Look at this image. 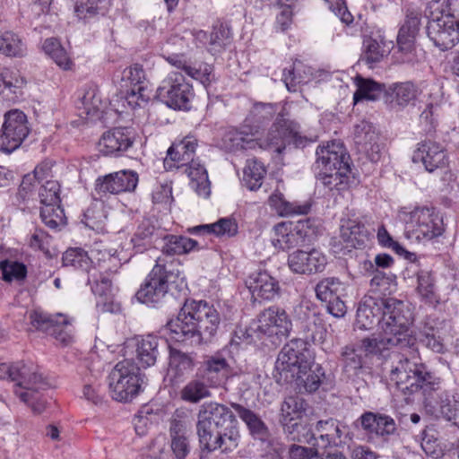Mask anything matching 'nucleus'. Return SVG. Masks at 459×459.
Wrapping results in <instances>:
<instances>
[{"label":"nucleus","instance_id":"nucleus-21","mask_svg":"<svg viewBox=\"0 0 459 459\" xmlns=\"http://www.w3.org/2000/svg\"><path fill=\"white\" fill-rule=\"evenodd\" d=\"M380 137L375 126L362 120L354 126V142L359 152L374 163L381 160L384 145L379 143Z\"/></svg>","mask_w":459,"mask_h":459},{"label":"nucleus","instance_id":"nucleus-40","mask_svg":"<svg viewBox=\"0 0 459 459\" xmlns=\"http://www.w3.org/2000/svg\"><path fill=\"white\" fill-rule=\"evenodd\" d=\"M162 239L164 245L161 251L166 255H182L199 250L198 242L186 236L167 234Z\"/></svg>","mask_w":459,"mask_h":459},{"label":"nucleus","instance_id":"nucleus-52","mask_svg":"<svg viewBox=\"0 0 459 459\" xmlns=\"http://www.w3.org/2000/svg\"><path fill=\"white\" fill-rule=\"evenodd\" d=\"M109 5V0H76L74 13L80 20H87L104 11Z\"/></svg>","mask_w":459,"mask_h":459},{"label":"nucleus","instance_id":"nucleus-64","mask_svg":"<svg viewBox=\"0 0 459 459\" xmlns=\"http://www.w3.org/2000/svg\"><path fill=\"white\" fill-rule=\"evenodd\" d=\"M345 427L342 426L338 420L329 418L325 420L317 421L316 425V430L331 435V438H334L342 443V435L345 430Z\"/></svg>","mask_w":459,"mask_h":459},{"label":"nucleus","instance_id":"nucleus-43","mask_svg":"<svg viewBox=\"0 0 459 459\" xmlns=\"http://www.w3.org/2000/svg\"><path fill=\"white\" fill-rule=\"evenodd\" d=\"M364 59L369 65L380 62L394 48V41H385L379 35L377 38L368 37L364 39Z\"/></svg>","mask_w":459,"mask_h":459},{"label":"nucleus","instance_id":"nucleus-59","mask_svg":"<svg viewBox=\"0 0 459 459\" xmlns=\"http://www.w3.org/2000/svg\"><path fill=\"white\" fill-rule=\"evenodd\" d=\"M0 270L3 274V280L7 282L22 281L27 275L25 264L17 261H9L7 259L1 261Z\"/></svg>","mask_w":459,"mask_h":459},{"label":"nucleus","instance_id":"nucleus-53","mask_svg":"<svg viewBox=\"0 0 459 459\" xmlns=\"http://www.w3.org/2000/svg\"><path fill=\"white\" fill-rule=\"evenodd\" d=\"M392 90L391 104L404 107L414 100L418 94L417 87L411 82L397 83Z\"/></svg>","mask_w":459,"mask_h":459},{"label":"nucleus","instance_id":"nucleus-15","mask_svg":"<svg viewBox=\"0 0 459 459\" xmlns=\"http://www.w3.org/2000/svg\"><path fill=\"white\" fill-rule=\"evenodd\" d=\"M196 422L240 437L238 420L231 409L224 404L204 403L197 412Z\"/></svg>","mask_w":459,"mask_h":459},{"label":"nucleus","instance_id":"nucleus-5","mask_svg":"<svg viewBox=\"0 0 459 459\" xmlns=\"http://www.w3.org/2000/svg\"><path fill=\"white\" fill-rule=\"evenodd\" d=\"M0 379L15 383L14 394L23 403L30 401L29 396H32L34 391L48 386L47 379L39 367L30 361L0 363Z\"/></svg>","mask_w":459,"mask_h":459},{"label":"nucleus","instance_id":"nucleus-57","mask_svg":"<svg viewBox=\"0 0 459 459\" xmlns=\"http://www.w3.org/2000/svg\"><path fill=\"white\" fill-rule=\"evenodd\" d=\"M427 34L442 51L451 49L459 42V30H427Z\"/></svg>","mask_w":459,"mask_h":459},{"label":"nucleus","instance_id":"nucleus-60","mask_svg":"<svg viewBox=\"0 0 459 459\" xmlns=\"http://www.w3.org/2000/svg\"><path fill=\"white\" fill-rule=\"evenodd\" d=\"M39 197L42 206L60 204V185L56 180H48L39 189Z\"/></svg>","mask_w":459,"mask_h":459},{"label":"nucleus","instance_id":"nucleus-28","mask_svg":"<svg viewBox=\"0 0 459 459\" xmlns=\"http://www.w3.org/2000/svg\"><path fill=\"white\" fill-rule=\"evenodd\" d=\"M273 245L281 250H289L303 246L307 238V230L304 223L281 222L274 226Z\"/></svg>","mask_w":459,"mask_h":459},{"label":"nucleus","instance_id":"nucleus-6","mask_svg":"<svg viewBox=\"0 0 459 459\" xmlns=\"http://www.w3.org/2000/svg\"><path fill=\"white\" fill-rule=\"evenodd\" d=\"M448 0H432L428 4L425 14L418 9L405 10L404 23L400 29H459V21L450 13Z\"/></svg>","mask_w":459,"mask_h":459},{"label":"nucleus","instance_id":"nucleus-20","mask_svg":"<svg viewBox=\"0 0 459 459\" xmlns=\"http://www.w3.org/2000/svg\"><path fill=\"white\" fill-rule=\"evenodd\" d=\"M170 448L176 459H186L191 451L190 427L184 411H176L169 420Z\"/></svg>","mask_w":459,"mask_h":459},{"label":"nucleus","instance_id":"nucleus-7","mask_svg":"<svg viewBox=\"0 0 459 459\" xmlns=\"http://www.w3.org/2000/svg\"><path fill=\"white\" fill-rule=\"evenodd\" d=\"M144 375L133 360L118 362L109 375V386L113 398L119 402H130L142 392Z\"/></svg>","mask_w":459,"mask_h":459},{"label":"nucleus","instance_id":"nucleus-17","mask_svg":"<svg viewBox=\"0 0 459 459\" xmlns=\"http://www.w3.org/2000/svg\"><path fill=\"white\" fill-rule=\"evenodd\" d=\"M347 283L337 277H325L315 287L316 297L326 303L327 311L334 317H342L347 312L344 298L347 297Z\"/></svg>","mask_w":459,"mask_h":459},{"label":"nucleus","instance_id":"nucleus-22","mask_svg":"<svg viewBox=\"0 0 459 459\" xmlns=\"http://www.w3.org/2000/svg\"><path fill=\"white\" fill-rule=\"evenodd\" d=\"M246 286L254 303L273 300L281 293L278 280L265 270L259 269L250 273L246 280Z\"/></svg>","mask_w":459,"mask_h":459},{"label":"nucleus","instance_id":"nucleus-3","mask_svg":"<svg viewBox=\"0 0 459 459\" xmlns=\"http://www.w3.org/2000/svg\"><path fill=\"white\" fill-rule=\"evenodd\" d=\"M300 125L284 117L280 112L263 139H255L253 135L242 131H235L229 134L232 147L241 150L248 149H273L277 153H281L285 149L284 139L291 138L296 146H305L308 142L307 137L300 135Z\"/></svg>","mask_w":459,"mask_h":459},{"label":"nucleus","instance_id":"nucleus-24","mask_svg":"<svg viewBox=\"0 0 459 459\" xmlns=\"http://www.w3.org/2000/svg\"><path fill=\"white\" fill-rule=\"evenodd\" d=\"M307 409V402L299 395L286 397L281 405L280 422L291 440L302 441L294 431L303 428L299 420L306 414Z\"/></svg>","mask_w":459,"mask_h":459},{"label":"nucleus","instance_id":"nucleus-45","mask_svg":"<svg viewBox=\"0 0 459 459\" xmlns=\"http://www.w3.org/2000/svg\"><path fill=\"white\" fill-rule=\"evenodd\" d=\"M92 263V259L88 253L80 247L68 248L62 256L63 266L82 270L87 273L95 270V265H91Z\"/></svg>","mask_w":459,"mask_h":459},{"label":"nucleus","instance_id":"nucleus-9","mask_svg":"<svg viewBox=\"0 0 459 459\" xmlns=\"http://www.w3.org/2000/svg\"><path fill=\"white\" fill-rule=\"evenodd\" d=\"M398 310L403 316H409L403 301L394 298L375 299L366 298L359 306L356 314L355 326L359 330H370L378 324L382 328L384 317L387 312ZM396 316V313H392Z\"/></svg>","mask_w":459,"mask_h":459},{"label":"nucleus","instance_id":"nucleus-63","mask_svg":"<svg viewBox=\"0 0 459 459\" xmlns=\"http://www.w3.org/2000/svg\"><path fill=\"white\" fill-rule=\"evenodd\" d=\"M83 216L85 225L93 230H102L103 224L107 219L102 205L97 204L90 206Z\"/></svg>","mask_w":459,"mask_h":459},{"label":"nucleus","instance_id":"nucleus-36","mask_svg":"<svg viewBox=\"0 0 459 459\" xmlns=\"http://www.w3.org/2000/svg\"><path fill=\"white\" fill-rule=\"evenodd\" d=\"M416 291L420 301L429 307H436L440 303L435 277L430 272L424 270L418 272Z\"/></svg>","mask_w":459,"mask_h":459},{"label":"nucleus","instance_id":"nucleus-61","mask_svg":"<svg viewBox=\"0 0 459 459\" xmlns=\"http://www.w3.org/2000/svg\"><path fill=\"white\" fill-rule=\"evenodd\" d=\"M1 75V84L13 92L16 98L22 96V89L26 83V81L21 76L19 71H11L4 69Z\"/></svg>","mask_w":459,"mask_h":459},{"label":"nucleus","instance_id":"nucleus-8","mask_svg":"<svg viewBox=\"0 0 459 459\" xmlns=\"http://www.w3.org/2000/svg\"><path fill=\"white\" fill-rule=\"evenodd\" d=\"M309 351L307 342L300 338H294L287 342L280 351L275 362L277 382L283 385L293 382V377L300 368L309 366Z\"/></svg>","mask_w":459,"mask_h":459},{"label":"nucleus","instance_id":"nucleus-33","mask_svg":"<svg viewBox=\"0 0 459 459\" xmlns=\"http://www.w3.org/2000/svg\"><path fill=\"white\" fill-rule=\"evenodd\" d=\"M162 231L156 227L150 218L143 219L131 239L134 249L137 253H143L152 247L156 239L162 238Z\"/></svg>","mask_w":459,"mask_h":459},{"label":"nucleus","instance_id":"nucleus-62","mask_svg":"<svg viewBox=\"0 0 459 459\" xmlns=\"http://www.w3.org/2000/svg\"><path fill=\"white\" fill-rule=\"evenodd\" d=\"M122 81L126 82L132 88L146 87L144 82L146 81V74L140 64H133L124 69L122 73Z\"/></svg>","mask_w":459,"mask_h":459},{"label":"nucleus","instance_id":"nucleus-31","mask_svg":"<svg viewBox=\"0 0 459 459\" xmlns=\"http://www.w3.org/2000/svg\"><path fill=\"white\" fill-rule=\"evenodd\" d=\"M238 417L246 423L252 437L268 447L271 445V433L262 419L253 411L236 403H231Z\"/></svg>","mask_w":459,"mask_h":459},{"label":"nucleus","instance_id":"nucleus-12","mask_svg":"<svg viewBox=\"0 0 459 459\" xmlns=\"http://www.w3.org/2000/svg\"><path fill=\"white\" fill-rule=\"evenodd\" d=\"M157 97L173 109L189 110L195 93L192 85L179 72L170 73L157 89Z\"/></svg>","mask_w":459,"mask_h":459},{"label":"nucleus","instance_id":"nucleus-55","mask_svg":"<svg viewBox=\"0 0 459 459\" xmlns=\"http://www.w3.org/2000/svg\"><path fill=\"white\" fill-rule=\"evenodd\" d=\"M409 335L415 340L413 346L416 341H418L423 346L437 353H443L445 351V345L441 338L436 334V329L429 326L427 324L420 330L416 337L411 336L410 333Z\"/></svg>","mask_w":459,"mask_h":459},{"label":"nucleus","instance_id":"nucleus-14","mask_svg":"<svg viewBox=\"0 0 459 459\" xmlns=\"http://www.w3.org/2000/svg\"><path fill=\"white\" fill-rule=\"evenodd\" d=\"M2 126L1 149L11 153L19 148L30 132L25 113L20 109H11L4 116Z\"/></svg>","mask_w":459,"mask_h":459},{"label":"nucleus","instance_id":"nucleus-48","mask_svg":"<svg viewBox=\"0 0 459 459\" xmlns=\"http://www.w3.org/2000/svg\"><path fill=\"white\" fill-rule=\"evenodd\" d=\"M195 359L187 353L169 347V371L176 377H181L193 371Z\"/></svg>","mask_w":459,"mask_h":459},{"label":"nucleus","instance_id":"nucleus-38","mask_svg":"<svg viewBox=\"0 0 459 459\" xmlns=\"http://www.w3.org/2000/svg\"><path fill=\"white\" fill-rule=\"evenodd\" d=\"M238 230V223L231 218H221L214 223L198 225L187 230L191 234H213L216 237L228 238L237 235Z\"/></svg>","mask_w":459,"mask_h":459},{"label":"nucleus","instance_id":"nucleus-35","mask_svg":"<svg viewBox=\"0 0 459 459\" xmlns=\"http://www.w3.org/2000/svg\"><path fill=\"white\" fill-rule=\"evenodd\" d=\"M80 103L78 108L81 110V116L85 115L87 118L91 119L100 118L107 106L106 100L101 98L99 88L93 83L85 86Z\"/></svg>","mask_w":459,"mask_h":459},{"label":"nucleus","instance_id":"nucleus-50","mask_svg":"<svg viewBox=\"0 0 459 459\" xmlns=\"http://www.w3.org/2000/svg\"><path fill=\"white\" fill-rule=\"evenodd\" d=\"M265 175L266 169L261 161L256 159L248 160L244 169V184L249 190L255 191L262 186Z\"/></svg>","mask_w":459,"mask_h":459},{"label":"nucleus","instance_id":"nucleus-26","mask_svg":"<svg viewBox=\"0 0 459 459\" xmlns=\"http://www.w3.org/2000/svg\"><path fill=\"white\" fill-rule=\"evenodd\" d=\"M412 161L421 162L425 169L430 173L447 167L449 163L445 148L430 139H425L417 144Z\"/></svg>","mask_w":459,"mask_h":459},{"label":"nucleus","instance_id":"nucleus-29","mask_svg":"<svg viewBox=\"0 0 459 459\" xmlns=\"http://www.w3.org/2000/svg\"><path fill=\"white\" fill-rule=\"evenodd\" d=\"M359 420L364 431L370 437L387 439L397 429L395 420L385 413L365 411Z\"/></svg>","mask_w":459,"mask_h":459},{"label":"nucleus","instance_id":"nucleus-27","mask_svg":"<svg viewBox=\"0 0 459 459\" xmlns=\"http://www.w3.org/2000/svg\"><path fill=\"white\" fill-rule=\"evenodd\" d=\"M327 264L326 256L318 249L309 251L298 249L288 256V266L291 272L311 275L321 273Z\"/></svg>","mask_w":459,"mask_h":459},{"label":"nucleus","instance_id":"nucleus-42","mask_svg":"<svg viewBox=\"0 0 459 459\" xmlns=\"http://www.w3.org/2000/svg\"><path fill=\"white\" fill-rule=\"evenodd\" d=\"M354 84L357 87L356 91L353 94L354 104H357L360 100H376L380 98L382 93L385 91V85L376 81L364 78L358 74L354 78Z\"/></svg>","mask_w":459,"mask_h":459},{"label":"nucleus","instance_id":"nucleus-1","mask_svg":"<svg viewBox=\"0 0 459 459\" xmlns=\"http://www.w3.org/2000/svg\"><path fill=\"white\" fill-rule=\"evenodd\" d=\"M385 365L390 380L404 394L420 393L427 406L435 407L438 403L436 395L441 389V378L430 371L418 355L409 358L404 353L393 352Z\"/></svg>","mask_w":459,"mask_h":459},{"label":"nucleus","instance_id":"nucleus-2","mask_svg":"<svg viewBox=\"0 0 459 459\" xmlns=\"http://www.w3.org/2000/svg\"><path fill=\"white\" fill-rule=\"evenodd\" d=\"M221 324L217 309L205 300L186 299L176 319L166 327L176 342L191 340L195 343L209 340L216 333Z\"/></svg>","mask_w":459,"mask_h":459},{"label":"nucleus","instance_id":"nucleus-47","mask_svg":"<svg viewBox=\"0 0 459 459\" xmlns=\"http://www.w3.org/2000/svg\"><path fill=\"white\" fill-rule=\"evenodd\" d=\"M230 30H195V38L210 52H220L228 44Z\"/></svg>","mask_w":459,"mask_h":459},{"label":"nucleus","instance_id":"nucleus-25","mask_svg":"<svg viewBox=\"0 0 459 459\" xmlns=\"http://www.w3.org/2000/svg\"><path fill=\"white\" fill-rule=\"evenodd\" d=\"M316 155V160L313 165L315 172H320V170L333 171V169L349 171L351 169L349 163L350 156L342 145L332 143L325 146H318Z\"/></svg>","mask_w":459,"mask_h":459},{"label":"nucleus","instance_id":"nucleus-10","mask_svg":"<svg viewBox=\"0 0 459 459\" xmlns=\"http://www.w3.org/2000/svg\"><path fill=\"white\" fill-rule=\"evenodd\" d=\"M176 277H178V273H175L169 270L164 259L159 257L156 260V264L136 291L135 299L143 304L155 307L165 298L169 291V282Z\"/></svg>","mask_w":459,"mask_h":459},{"label":"nucleus","instance_id":"nucleus-30","mask_svg":"<svg viewBox=\"0 0 459 459\" xmlns=\"http://www.w3.org/2000/svg\"><path fill=\"white\" fill-rule=\"evenodd\" d=\"M198 140L194 135H186L184 138L175 141L167 152L165 165L169 169L172 167L169 161L177 163V167H184L186 163L195 160Z\"/></svg>","mask_w":459,"mask_h":459},{"label":"nucleus","instance_id":"nucleus-19","mask_svg":"<svg viewBox=\"0 0 459 459\" xmlns=\"http://www.w3.org/2000/svg\"><path fill=\"white\" fill-rule=\"evenodd\" d=\"M30 321L34 327L54 337L60 343L67 345L72 342V325L65 316L33 312Z\"/></svg>","mask_w":459,"mask_h":459},{"label":"nucleus","instance_id":"nucleus-49","mask_svg":"<svg viewBox=\"0 0 459 459\" xmlns=\"http://www.w3.org/2000/svg\"><path fill=\"white\" fill-rule=\"evenodd\" d=\"M315 173L316 179L321 181L329 190L341 192L349 187L351 169L349 171L339 169H333V171L320 170V172Z\"/></svg>","mask_w":459,"mask_h":459},{"label":"nucleus","instance_id":"nucleus-56","mask_svg":"<svg viewBox=\"0 0 459 459\" xmlns=\"http://www.w3.org/2000/svg\"><path fill=\"white\" fill-rule=\"evenodd\" d=\"M341 361L343 371L349 377L357 376L362 368V358L357 353L356 350L351 346H345L341 354Z\"/></svg>","mask_w":459,"mask_h":459},{"label":"nucleus","instance_id":"nucleus-13","mask_svg":"<svg viewBox=\"0 0 459 459\" xmlns=\"http://www.w3.org/2000/svg\"><path fill=\"white\" fill-rule=\"evenodd\" d=\"M291 330L292 322L285 309L271 306L259 314L257 331L267 336L273 345H279L289 337Z\"/></svg>","mask_w":459,"mask_h":459},{"label":"nucleus","instance_id":"nucleus-39","mask_svg":"<svg viewBox=\"0 0 459 459\" xmlns=\"http://www.w3.org/2000/svg\"><path fill=\"white\" fill-rule=\"evenodd\" d=\"M300 372L293 377V382L300 391L304 390L307 393H314L320 387L325 371L318 364L308 366L307 368H300Z\"/></svg>","mask_w":459,"mask_h":459},{"label":"nucleus","instance_id":"nucleus-4","mask_svg":"<svg viewBox=\"0 0 459 459\" xmlns=\"http://www.w3.org/2000/svg\"><path fill=\"white\" fill-rule=\"evenodd\" d=\"M396 317L392 312H387L382 323V333L379 338L366 337L360 341L359 348L366 354H377L382 350L393 346L401 348H412L414 339L409 335V327L411 325L410 316H403L398 310Z\"/></svg>","mask_w":459,"mask_h":459},{"label":"nucleus","instance_id":"nucleus-16","mask_svg":"<svg viewBox=\"0 0 459 459\" xmlns=\"http://www.w3.org/2000/svg\"><path fill=\"white\" fill-rule=\"evenodd\" d=\"M121 267L120 260L108 253H104L102 258H98L95 270L88 273V284L95 295L105 297L108 300L112 295L113 278Z\"/></svg>","mask_w":459,"mask_h":459},{"label":"nucleus","instance_id":"nucleus-11","mask_svg":"<svg viewBox=\"0 0 459 459\" xmlns=\"http://www.w3.org/2000/svg\"><path fill=\"white\" fill-rule=\"evenodd\" d=\"M403 221L411 228L419 240H430L443 234V218L433 206H417L412 211L402 212Z\"/></svg>","mask_w":459,"mask_h":459},{"label":"nucleus","instance_id":"nucleus-18","mask_svg":"<svg viewBox=\"0 0 459 459\" xmlns=\"http://www.w3.org/2000/svg\"><path fill=\"white\" fill-rule=\"evenodd\" d=\"M196 435L202 454H211L217 450L225 454L230 453L238 447L240 439L231 433H225L198 422Z\"/></svg>","mask_w":459,"mask_h":459},{"label":"nucleus","instance_id":"nucleus-54","mask_svg":"<svg viewBox=\"0 0 459 459\" xmlns=\"http://www.w3.org/2000/svg\"><path fill=\"white\" fill-rule=\"evenodd\" d=\"M40 218L43 223L52 230H56L66 223L65 212L60 204L41 206Z\"/></svg>","mask_w":459,"mask_h":459},{"label":"nucleus","instance_id":"nucleus-23","mask_svg":"<svg viewBox=\"0 0 459 459\" xmlns=\"http://www.w3.org/2000/svg\"><path fill=\"white\" fill-rule=\"evenodd\" d=\"M135 141L132 127H115L105 132L99 141V151L105 156H121Z\"/></svg>","mask_w":459,"mask_h":459},{"label":"nucleus","instance_id":"nucleus-41","mask_svg":"<svg viewBox=\"0 0 459 459\" xmlns=\"http://www.w3.org/2000/svg\"><path fill=\"white\" fill-rule=\"evenodd\" d=\"M268 204L280 216L306 215L309 212L311 205L307 203L300 204L290 203L284 198L279 191H275L269 197Z\"/></svg>","mask_w":459,"mask_h":459},{"label":"nucleus","instance_id":"nucleus-46","mask_svg":"<svg viewBox=\"0 0 459 459\" xmlns=\"http://www.w3.org/2000/svg\"><path fill=\"white\" fill-rule=\"evenodd\" d=\"M212 387L198 373L195 379L188 382L181 390V398L189 403H196L202 399L211 396L210 388Z\"/></svg>","mask_w":459,"mask_h":459},{"label":"nucleus","instance_id":"nucleus-58","mask_svg":"<svg viewBox=\"0 0 459 459\" xmlns=\"http://www.w3.org/2000/svg\"><path fill=\"white\" fill-rule=\"evenodd\" d=\"M115 172L99 177L94 184V191L99 198L106 197L108 195L121 194Z\"/></svg>","mask_w":459,"mask_h":459},{"label":"nucleus","instance_id":"nucleus-34","mask_svg":"<svg viewBox=\"0 0 459 459\" xmlns=\"http://www.w3.org/2000/svg\"><path fill=\"white\" fill-rule=\"evenodd\" d=\"M340 237L346 247L361 248L369 241L370 232L364 223L350 219L341 225Z\"/></svg>","mask_w":459,"mask_h":459},{"label":"nucleus","instance_id":"nucleus-51","mask_svg":"<svg viewBox=\"0 0 459 459\" xmlns=\"http://www.w3.org/2000/svg\"><path fill=\"white\" fill-rule=\"evenodd\" d=\"M0 52L7 56H23L26 47L13 30H4L0 36Z\"/></svg>","mask_w":459,"mask_h":459},{"label":"nucleus","instance_id":"nucleus-32","mask_svg":"<svg viewBox=\"0 0 459 459\" xmlns=\"http://www.w3.org/2000/svg\"><path fill=\"white\" fill-rule=\"evenodd\" d=\"M230 369V367L227 359L221 354H215L206 357L199 374L210 385L218 387L226 382Z\"/></svg>","mask_w":459,"mask_h":459},{"label":"nucleus","instance_id":"nucleus-44","mask_svg":"<svg viewBox=\"0 0 459 459\" xmlns=\"http://www.w3.org/2000/svg\"><path fill=\"white\" fill-rule=\"evenodd\" d=\"M159 339L157 336L148 334L137 342L136 357L143 368L153 366L159 355Z\"/></svg>","mask_w":459,"mask_h":459},{"label":"nucleus","instance_id":"nucleus-37","mask_svg":"<svg viewBox=\"0 0 459 459\" xmlns=\"http://www.w3.org/2000/svg\"><path fill=\"white\" fill-rule=\"evenodd\" d=\"M185 171L190 178V186L196 194L203 197H208L211 194L208 173L199 160L186 163Z\"/></svg>","mask_w":459,"mask_h":459}]
</instances>
